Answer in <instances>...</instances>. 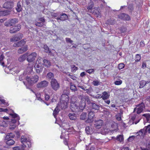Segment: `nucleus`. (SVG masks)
I'll return each mask as SVG.
<instances>
[{"mask_svg": "<svg viewBox=\"0 0 150 150\" xmlns=\"http://www.w3.org/2000/svg\"><path fill=\"white\" fill-rule=\"evenodd\" d=\"M27 54V60L29 62H33L36 58L37 54L35 52L31 53H26Z\"/></svg>", "mask_w": 150, "mask_h": 150, "instance_id": "423d86ee", "label": "nucleus"}, {"mask_svg": "<svg viewBox=\"0 0 150 150\" xmlns=\"http://www.w3.org/2000/svg\"><path fill=\"white\" fill-rule=\"evenodd\" d=\"M54 76V75L53 74L52 72H49L48 73L47 75V77L49 79L53 78Z\"/></svg>", "mask_w": 150, "mask_h": 150, "instance_id": "e433bc0d", "label": "nucleus"}, {"mask_svg": "<svg viewBox=\"0 0 150 150\" xmlns=\"http://www.w3.org/2000/svg\"><path fill=\"white\" fill-rule=\"evenodd\" d=\"M35 95L38 100L40 101L42 100V99L40 98V93H37L35 94Z\"/></svg>", "mask_w": 150, "mask_h": 150, "instance_id": "09e8293b", "label": "nucleus"}, {"mask_svg": "<svg viewBox=\"0 0 150 150\" xmlns=\"http://www.w3.org/2000/svg\"><path fill=\"white\" fill-rule=\"evenodd\" d=\"M44 49L46 52L48 53L50 52V50L49 48L47 45H45L44 46Z\"/></svg>", "mask_w": 150, "mask_h": 150, "instance_id": "58836bf2", "label": "nucleus"}, {"mask_svg": "<svg viewBox=\"0 0 150 150\" xmlns=\"http://www.w3.org/2000/svg\"><path fill=\"white\" fill-rule=\"evenodd\" d=\"M43 25L42 23H37L36 24V25L38 26H41Z\"/></svg>", "mask_w": 150, "mask_h": 150, "instance_id": "bf43d9fd", "label": "nucleus"}, {"mask_svg": "<svg viewBox=\"0 0 150 150\" xmlns=\"http://www.w3.org/2000/svg\"><path fill=\"white\" fill-rule=\"evenodd\" d=\"M94 122V127L96 129L100 128L103 123V120H96Z\"/></svg>", "mask_w": 150, "mask_h": 150, "instance_id": "4468645a", "label": "nucleus"}, {"mask_svg": "<svg viewBox=\"0 0 150 150\" xmlns=\"http://www.w3.org/2000/svg\"><path fill=\"white\" fill-rule=\"evenodd\" d=\"M92 104L93 108L96 110H98L99 109V106L98 105L95 103H92Z\"/></svg>", "mask_w": 150, "mask_h": 150, "instance_id": "2f4dec72", "label": "nucleus"}, {"mask_svg": "<svg viewBox=\"0 0 150 150\" xmlns=\"http://www.w3.org/2000/svg\"><path fill=\"white\" fill-rule=\"evenodd\" d=\"M50 83L52 88L54 90L56 91L59 88V84L56 79H52Z\"/></svg>", "mask_w": 150, "mask_h": 150, "instance_id": "1a4fd4ad", "label": "nucleus"}, {"mask_svg": "<svg viewBox=\"0 0 150 150\" xmlns=\"http://www.w3.org/2000/svg\"><path fill=\"white\" fill-rule=\"evenodd\" d=\"M78 98L81 100L82 102V106H81V109H83L85 106V101L88 102L89 99L88 96H84L83 95H80L78 96Z\"/></svg>", "mask_w": 150, "mask_h": 150, "instance_id": "0eeeda50", "label": "nucleus"}, {"mask_svg": "<svg viewBox=\"0 0 150 150\" xmlns=\"http://www.w3.org/2000/svg\"><path fill=\"white\" fill-rule=\"evenodd\" d=\"M64 133L63 132V131H62V133L61 135V138L62 139L64 138Z\"/></svg>", "mask_w": 150, "mask_h": 150, "instance_id": "0e129e2a", "label": "nucleus"}, {"mask_svg": "<svg viewBox=\"0 0 150 150\" xmlns=\"http://www.w3.org/2000/svg\"><path fill=\"white\" fill-rule=\"evenodd\" d=\"M86 74L84 72H81L80 74V76L82 77H83Z\"/></svg>", "mask_w": 150, "mask_h": 150, "instance_id": "338daca9", "label": "nucleus"}, {"mask_svg": "<svg viewBox=\"0 0 150 150\" xmlns=\"http://www.w3.org/2000/svg\"><path fill=\"white\" fill-rule=\"evenodd\" d=\"M21 25H18L16 26L11 27L10 28V32L11 33H14L19 31L21 29Z\"/></svg>", "mask_w": 150, "mask_h": 150, "instance_id": "f8f14e48", "label": "nucleus"}, {"mask_svg": "<svg viewBox=\"0 0 150 150\" xmlns=\"http://www.w3.org/2000/svg\"><path fill=\"white\" fill-rule=\"evenodd\" d=\"M116 118L117 120L120 121L121 120V114L120 113L117 114L116 115Z\"/></svg>", "mask_w": 150, "mask_h": 150, "instance_id": "8fccbe9b", "label": "nucleus"}, {"mask_svg": "<svg viewBox=\"0 0 150 150\" xmlns=\"http://www.w3.org/2000/svg\"><path fill=\"white\" fill-rule=\"evenodd\" d=\"M45 99L46 100H47L49 99V98H50V97H49V96L47 95H45Z\"/></svg>", "mask_w": 150, "mask_h": 150, "instance_id": "680f3d73", "label": "nucleus"}, {"mask_svg": "<svg viewBox=\"0 0 150 150\" xmlns=\"http://www.w3.org/2000/svg\"><path fill=\"white\" fill-rule=\"evenodd\" d=\"M69 116L71 120H75L76 118V115L74 112L70 113Z\"/></svg>", "mask_w": 150, "mask_h": 150, "instance_id": "a878e982", "label": "nucleus"}, {"mask_svg": "<svg viewBox=\"0 0 150 150\" xmlns=\"http://www.w3.org/2000/svg\"><path fill=\"white\" fill-rule=\"evenodd\" d=\"M16 9L18 12H20L22 10V8L20 2H18Z\"/></svg>", "mask_w": 150, "mask_h": 150, "instance_id": "cd10ccee", "label": "nucleus"}, {"mask_svg": "<svg viewBox=\"0 0 150 150\" xmlns=\"http://www.w3.org/2000/svg\"><path fill=\"white\" fill-rule=\"evenodd\" d=\"M15 143V141L11 139H10L6 142V144L9 145H12L14 144Z\"/></svg>", "mask_w": 150, "mask_h": 150, "instance_id": "bb28decb", "label": "nucleus"}, {"mask_svg": "<svg viewBox=\"0 0 150 150\" xmlns=\"http://www.w3.org/2000/svg\"><path fill=\"white\" fill-rule=\"evenodd\" d=\"M69 76H70V77L72 79L74 80H76V79L77 78L76 76H74L70 75V74H69Z\"/></svg>", "mask_w": 150, "mask_h": 150, "instance_id": "3c124183", "label": "nucleus"}, {"mask_svg": "<svg viewBox=\"0 0 150 150\" xmlns=\"http://www.w3.org/2000/svg\"><path fill=\"white\" fill-rule=\"evenodd\" d=\"M0 103L4 104L6 106H8V105L7 103H6L5 102V100L1 97H0Z\"/></svg>", "mask_w": 150, "mask_h": 150, "instance_id": "a18cd8bd", "label": "nucleus"}, {"mask_svg": "<svg viewBox=\"0 0 150 150\" xmlns=\"http://www.w3.org/2000/svg\"><path fill=\"white\" fill-rule=\"evenodd\" d=\"M34 67L36 72L38 73H40L42 71L43 69V66H42L41 61L40 59L38 58L35 64Z\"/></svg>", "mask_w": 150, "mask_h": 150, "instance_id": "20e7f679", "label": "nucleus"}, {"mask_svg": "<svg viewBox=\"0 0 150 150\" xmlns=\"http://www.w3.org/2000/svg\"><path fill=\"white\" fill-rule=\"evenodd\" d=\"M22 35L21 34H20V36H15L10 39V41L11 42L18 41L22 38Z\"/></svg>", "mask_w": 150, "mask_h": 150, "instance_id": "412c9836", "label": "nucleus"}, {"mask_svg": "<svg viewBox=\"0 0 150 150\" xmlns=\"http://www.w3.org/2000/svg\"><path fill=\"white\" fill-rule=\"evenodd\" d=\"M86 118V113H83L80 116V119L81 120H85Z\"/></svg>", "mask_w": 150, "mask_h": 150, "instance_id": "f704fd0d", "label": "nucleus"}, {"mask_svg": "<svg viewBox=\"0 0 150 150\" xmlns=\"http://www.w3.org/2000/svg\"><path fill=\"white\" fill-rule=\"evenodd\" d=\"M38 59H40V60L41 61V63H42V64H44V65L47 67H49L51 65L50 62L46 59H43L41 57H39Z\"/></svg>", "mask_w": 150, "mask_h": 150, "instance_id": "dca6fc26", "label": "nucleus"}, {"mask_svg": "<svg viewBox=\"0 0 150 150\" xmlns=\"http://www.w3.org/2000/svg\"><path fill=\"white\" fill-rule=\"evenodd\" d=\"M15 136L14 134L12 133H8L6 136V138L8 139L9 138H13Z\"/></svg>", "mask_w": 150, "mask_h": 150, "instance_id": "4c0bfd02", "label": "nucleus"}, {"mask_svg": "<svg viewBox=\"0 0 150 150\" xmlns=\"http://www.w3.org/2000/svg\"><path fill=\"white\" fill-rule=\"evenodd\" d=\"M85 130L86 133L87 134H91L93 132L91 129L88 126L86 127Z\"/></svg>", "mask_w": 150, "mask_h": 150, "instance_id": "c85d7f7f", "label": "nucleus"}, {"mask_svg": "<svg viewBox=\"0 0 150 150\" xmlns=\"http://www.w3.org/2000/svg\"><path fill=\"white\" fill-rule=\"evenodd\" d=\"M141 59V57L140 55L139 54H137L136 55V58L135 60L136 61L138 62Z\"/></svg>", "mask_w": 150, "mask_h": 150, "instance_id": "c03bdc74", "label": "nucleus"}, {"mask_svg": "<svg viewBox=\"0 0 150 150\" xmlns=\"http://www.w3.org/2000/svg\"><path fill=\"white\" fill-rule=\"evenodd\" d=\"M92 84L95 86H97L100 84V82L98 80L94 81L92 82Z\"/></svg>", "mask_w": 150, "mask_h": 150, "instance_id": "ea45409f", "label": "nucleus"}, {"mask_svg": "<svg viewBox=\"0 0 150 150\" xmlns=\"http://www.w3.org/2000/svg\"><path fill=\"white\" fill-rule=\"evenodd\" d=\"M8 110L6 108V109H4L2 108H0V112H7L8 111Z\"/></svg>", "mask_w": 150, "mask_h": 150, "instance_id": "5fc2aeb1", "label": "nucleus"}, {"mask_svg": "<svg viewBox=\"0 0 150 150\" xmlns=\"http://www.w3.org/2000/svg\"><path fill=\"white\" fill-rule=\"evenodd\" d=\"M28 50V46L25 45L24 46L19 48L18 51V53L19 54H22L26 52Z\"/></svg>", "mask_w": 150, "mask_h": 150, "instance_id": "6ab92c4d", "label": "nucleus"}, {"mask_svg": "<svg viewBox=\"0 0 150 150\" xmlns=\"http://www.w3.org/2000/svg\"><path fill=\"white\" fill-rule=\"evenodd\" d=\"M119 18L126 21H129L130 20V17L128 15L122 13L118 15Z\"/></svg>", "mask_w": 150, "mask_h": 150, "instance_id": "f3484780", "label": "nucleus"}, {"mask_svg": "<svg viewBox=\"0 0 150 150\" xmlns=\"http://www.w3.org/2000/svg\"><path fill=\"white\" fill-rule=\"evenodd\" d=\"M149 82H149V81H141L140 83V86L139 88H143L145 86H147V84H148Z\"/></svg>", "mask_w": 150, "mask_h": 150, "instance_id": "393cba45", "label": "nucleus"}, {"mask_svg": "<svg viewBox=\"0 0 150 150\" xmlns=\"http://www.w3.org/2000/svg\"><path fill=\"white\" fill-rule=\"evenodd\" d=\"M120 30L121 31V32L122 33H124L126 30V29L124 27L121 28Z\"/></svg>", "mask_w": 150, "mask_h": 150, "instance_id": "052dcab7", "label": "nucleus"}, {"mask_svg": "<svg viewBox=\"0 0 150 150\" xmlns=\"http://www.w3.org/2000/svg\"><path fill=\"white\" fill-rule=\"evenodd\" d=\"M77 99V98L75 96L72 97L71 99V103H75L76 102H78L76 100Z\"/></svg>", "mask_w": 150, "mask_h": 150, "instance_id": "a19ab883", "label": "nucleus"}, {"mask_svg": "<svg viewBox=\"0 0 150 150\" xmlns=\"http://www.w3.org/2000/svg\"><path fill=\"white\" fill-rule=\"evenodd\" d=\"M146 128L148 132L150 133V125H149L147 127H146Z\"/></svg>", "mask_w": 150, "mask_h": 150, "instance_id": "6e6d98bb", "label": "nucleus"}, {"mask_svg": "<svg viewBox=\"0 0 150 150\" xmlns=\"http://www.w3.org/2000/svg\"><path fill=\"white\" fill-rule=\"evenodd\" d=\"M59 107L60 105L58 104L53 111V115L55 118H56L57 115L58 114L60 111V109L59 108Z\"/></svg>", "mask_w": 150, "mask_h": 150, "instance_id": "4be33fe9", "label": "nucleus"}, {"mask_svg": "<svg viewBox=\"0 0 150 150\" xmlns=\"http://www.w3.org/2000/svg\"><path fill=\"white\" fill-rule=\"evenodd\" d=\"M48 84L47 81L44 80L38 83L37 85V87L38 88H44L47 87Z\"/></svg>", "mask_w": 150, "mask_h": 150, "instance_id": "9b49d317", "label": "nucleus"}, {"mask_svg": "<svg viewBox=\"0 0 150 150\" xmlns=\"http://www.w3.org/2000/svg\"><path fill=\"white\" fill-rule=\"evenodd\" d=\"M94 116V113L92 112H90L88 115V118L86 120V122L88 123H91L93 121V117Z\"/></svg>", "mask_w": 150, "mask_h": 150, "instance_id": "2eb2a0df", "label": "nucleus"}, {"mask_svg": "<svg viewBox=\"0 0 150 150\" xmlns=\"http://www.w3.org/2000/svg\"><path fill=\"white\" fill-rule=\"evenodd\" d=\"M27 54L25 53L23 55H21L18 58V60L20 62H23L25 61L27 58Z\"/></svg>", "mask_w": 150, "mask_h": 150, "instance_id": "5701e85b", "label": "nucleus"}, {"mask_svg": "<svg viewBox=\"0 0 150 150\" xmlns=\"http://www.w3.org/2000/svg\"><path fill=\"white\" fill-rule=\"evenodd\" d=\"M18 22V20L16 18H14L8 20L5 23L4 25L6 26H11L14 25Z\"/></svg>", "mask_w": 150, "mask_h": 150, "instance_id": "9d476101", "label": "nucleus"}, {"mask_svg": "<svg viewBox=\"0 0 150 150\" xmlns=\"http://www.w3.org/2000/svg\"><path fill=\"white\" fill-rule=\"evenodd\" d=\"M144 108V105L143 104H141L137 106L134 109V111L136 112L138 114H139L142 111Z\"/></svg>", "mask_w": 150, "mask_h": 150, "instance_id": "ddd939ff", "label": "nucleus"}, {"mask_svg": "<svg viewBox=\"0 0 150 150\" xmlns=\"http://www.w3.org/2000/svg\"><path fill=\"white\" fill-rule=\"evenodd\" d=\"M86 71L90 74H91L94 72V69H88Z\"/></svg>", "mask_w": 150, "mask_h": 150, "instance_id": "864d4df0", "label": "nucleus"}, {"mask_svg": "<svg viewBox=\"0 0 150 150\" xmlns=\"http://www.w3.org/2000/svg\"><path fill=\"white\" fill-rule=\"evenodd\" d=\"M61 98L62 100L60 103L61 108L62 109H65L67 106L69 101L68 96L65 94H63L62 95Z\"/></svg>", "mask_w": 150, "mask_h": 150, "instance_id": "7ed1b4c3", "label": "nucleus"}, {"mask_svg": "<svg viewBox=\"0 0 150 150\" xmlns=\"http://www.w3.org/2000/svg\"><path fill=\"white\" fill-rule=\"evenodd\" d=\"M26 80L30 85H32L38 81L39 76L37 75H35L31 77H27Z\"/></svg>", "mask_w": 150, "mask_h": 150, "instance_id": "39448f33", "label": "nucleus"}, {"mask_svg": "<svg viewBox=\"0 0 150 150\" xmlns=\"http://www.w3.org/2000/svg\"><path fill=\"white\" fill-rule=\"evenodd\" d=\"M110 95L106 92H104L102 93V95L101 96V98L104 100L107 99L109 98Z\"/></svg>", "mask_w": 150, "mask_h": 150, "instance_id": "b1692460", "label": "nucleus"}, {"mask_svg": "<svg viewBox=\"0 0 150 150\" xmlns=\"http://www.w3.org/2000/svg\"><path fill=\"white\" fill-rule=\"evenodd\" d=\"M13 4L11 1H8L5 3L3 5V7L6 8H11L13 6Z\"/></svg>", "mask_w": 150, "mask_h": 150, "instance_id": "aec40b11", "label": "nucleus"}, {"mask_svg": "<svg viewBox=\"0 0 150 150\" xmlns=\"http://www.w3.org/2000/svg\"><path fill=\"white\" fill-rule=\"evenodd\" d=\"M13 149V150H21V148L19 146H16L14 147Z\"/></svg>", "mask_w": 150, "mask_h": 150, "instance_id": "4d7b16f0", "label": "nucleus"}, {"mask_svg": "<svg viewBox=\"0 0 150 150\" xmlns=\"http://www.w3.org/2000/svg\"><path fill=\"white\" fill-rule=\"evenodd\" d=\"M21 142L23 144L22 145V149H28L31 146L29 139L25 136H22L21 139Z\"/></svg>", "mask_w": 150, "mask_h": 150, "instance_id": "f03ea898", "label": "nucleus"}, {"mask_svg": "<svg viewBox=\"0 0 150 150\" xmlns=\"http://www.w3.org/2000/svg\"><path fill=\"white\" fill-rule=\"evenodd\" d=\"M7 121H3L2 122H0V126L6 127L7 126Z\"/></svg>", "mask_w": 150, "mask_h": 150, "instance_id": "c9c22d12", "label": "nucleus"}, {"mask_svg": "<svg viewBox=\"0 0 150 150\" xmlns=\"http://www.w3.org/2000/svg\"><path fill=\"white\" fill-rule=\"evenodd\" d=\"M8 14V13L6 10L3 11L1 9L0 11V16H5Z\"/></svg>", "mask_w": 150, "mask_h": 150, "instance_id": "7c9ffc66", "label": "nucleus"}, {"mask_svg": "<svg viewBox=\"0 0 150 150\" xmlns=\"http://www.w3.org/2000/svg\"><path fill=\"white\" fill-rule=\"evenodd\" d=\"M143 116L145 117L147 119L149 117V115L148 114H144L143 115Z\"/></svg>", "mask_w": 150, "mask_h": 150, "instance_id": "69168bd1", "label": "nucleus"}, {"mask_svg": "<svg viewBox=\"0 0 150 150\" xmlns=\"http://www.w3.org/2000/svg\"><path fill=\"white\" fill-rule=\"evenodd\" d=\"M81 106L82 104L80 105L79 102H76L75 103H71L70 108L73 112H75L79 110V108L81 109Z\"/></svg>", "mask_w": 150, "mask_h": 150, "instance_id": "6e6552de", "label": "nucleus"}, {"mask_svg": "<svg viewBox=\"0 0 150 150\" xmlns=\"http://www.w3.org/2000/svg\"><path fill=\"white\" fill-rule=\"evenodd\" d=\"M4 58V56L3 54H0V61L3 60Z\"/></svg>", "mask_w": 150, "mask_h": 150, "instance_id": "e2e57ef3", "label": "nucleus"}, {"mask_svg": "<svg viewBox=\"0 0 150 150\" xmlns=\"http://www.w3.org/2000/svg\"><path fill=\"white\" fill-rule=\"evenodd\" d=\"M146 67V63L144 62H143L142 63V68L144 69Z\"/></svg>", "mask_w": 150, "mask_h": 150, "instance_id": "13d9d810", "label": "nucleus"}, {"mask_svg": "<svg viewBox=\"0 0 150 150\" xmlns=\"http://www.w3.org/2000/svg\"><path fill=\"white\" fill-rule=\"evenodd\" d=\"M13 119H12L10 123L9 128L13 130L19 125V120L20 119L19 117L16 113L10 114Z\"/></svg>", "mask_w": 150, "mask_h": 150, "instance_id": "f257e3e1", "label": "nucleus"}, {"mask_svg": "<svg viewBox=\"0 0 150 150\" xmlns=\"http://www.w3.org/2000/svg\"><path fill=\"white\" fill-rule=\"evenodd\" d=\"M71 69L72 72H75L78 69V68L75 67L74 65H72L71 67Z\"/></svg>", "mask_w": 150, "mask_h": 150, "instance_id": "49530a36", "label": "nucleus"}, {"mask_svg": "<svg viewBox=\"0 0 150 150\" xmlns=\"http://www.w3.org/2000/svg\"><path fill=\"white\" fill-rule=\"evenodd\" d=\"M124 67H125V65L124 64L120 63L119 64L118 66V68L119 69H123V68H124Z\"/></svg>", "mask_w": 150, "mask_h": 150, "instance_id": "de8ad7c7", "label": "nucleus"}, {"mask_svg": "<svg viewBox=\"0 0 150 150\" xmlns=\"http://www.w3.org/2000/svg\"><path fill=\"white\" fill-rule=\"evenodd\" d=\"M140 45L142 46H144V44L143 41H141L140 42Z\"/></svg>", "mask_w": 150, "mask_h": 150, "instance_id": "774afa93", "label": "nucleus"}, {"mask_svg": "<svg viewBox=\"0 0 150 150\" xmlns=\"http://www.w3.org/2000/svg\"><path fill=\"white\" fill-rule=\"evenodd\" d=\"M116 140L120 142H122L123 140V136L122 135H118L116 138Z\"/></svg>", "mask_w": 150, "mask_h": 150, "instance_id": "473e14b6", "label": "nucleus"}, {"mask_svg": "<svg viewBox=\"0 0 150 150\" xmlns=\"http://www.w3.org/2000/svg\"><path fill=\"white\" fill-rule=\"evenodd\" d=\"M122 81L121 80H120L118 81H115L114 82V83L115 84V85H120L121 84H122Z\"/></svg>", "mask_w": 150, "mask_h": 150, "instance_id": "37998d69", "label": "nucleus"}, {"mask_svg": "<svg viewBox=\"0 0 150 150\" xmlns=\"http://www.w3.org/2000/svg\"><path fill=\"white\" fill-rule=\"evenodd\" d=\"M66 40L67 42H69L70 43H72L73 42V41L71 40L70 38H66Z\"/></svg>", "mask_w": 150, "mask_h": 150, "instance_id": "603ef678", "label": "nucleus"}, {"mask_svg": "<svg viewBox=\"0 0 150 150\" xmlns=\"http://www.w3.org/2000/svg\"><path fill=\"white\" fill-rule=\"evenodd\" d=\"M70 89L71 90L74 91H77V89L76 86L74 84H73L72 83H70Z\"/></svg>", "mask_w": 150, "mask_h": 150, "instance_id": "c756f323", "label": "nucleus"}, {"mask_svg": "<svg viewBox=\"0 0 150 150\" xmlns=\"http://www.w3.org/2000/svg\"><path fill=\"white\" fill-rule=\"evenodd\" d=\"M26 41V39H23L18 42L15 43L13 46L15 47L21 46L25 44Z\"/></svg>", "mask_w": 150, "mask_h": 150, "instance_id": "a211bd4d", "label": "nucleus"}, {"mask_svg": "<svg viewBox=\"0 0 150 150\" xmlns=\"http://www.w3.org/2000/svg\"><path fill=\"white\" fill-rule=\"evenodd\" d=\"M93 2H91L88 5L87 8V9L89 10H91L92 9L93 7Z\"/></svg>", "mask_w": 150, "mask_h": 150, "instance_id": "72a5a7b5", "label": "nucleus"}, {"mask_svg": "<svg viewBox=\"0 0 150 150\" xmlns=\"http://www.w3.org/2000/svg\"><path fill=\"white\" fill-rule=\"evenodd\" d=\"M67 17V16L66 14L63 15L60 17V18H59V19L62 21H64L66 19Z\"/></svg>", "mask_w": 150, "mask_h": 150, "instance_id": "79ce46f5", "label": "nucleus"}]
</instances>
